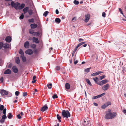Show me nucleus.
<instances>
[{
  "mask_svg": "<svg viewBox=\"0 0 126 126\" xmlns=\"http://www.w3.org/2000/svg\"><path fill=\"white\" fill-rule=\"evenodd\" d=\"M97 98V96H93L92 97V99H96V98Z\"/></svg>",
  "mask_w": 126,
  "mask_h": 126,
  "instance_id": "nucleus-55",
  "label": "nucleus"
},
{
  "mask_svg": "<svg viewBox=\"0 0 126 126\" xmlns=\"http://www.w3.org/2000/svg\"><path fill=\"white\" fill-rule=\"evenodd\" d=\"M90 68H88L85 69L84 70L85 72L87 73L89 72L90 71Z\"/></svg>",
  "mask_w": 126,
  "mask_h": 126,
  "instance_id": "nucleus-37",
  "label": "nucleus"
},
{
  "mask_svg": "<svg viewBox=\"0 0 126 126\" xmlns=\"http://www.w3.org/2000/svg\"><path fill=\"white\" fill-rule=\"evenodd\" d=\"M8 117L9 119H11L13 117L11 113L10 112L8 114Z\"/></svg>",
  "mask_w": 126,
  "mask_h": 126,
  "instance_id": "nucleus-22",
  "label": "nucleus"
},
{
  "mask_svg": "<svg viewBox=\"0 0 126 126\" xmlns=\"http://www.w3.org/2000/svg\"><path fill=\"white\" fill-rule=\"evenodd\" d=\"M79 47L78 46H76V47L75 48L74 50L75 51H76L77 50V49H78Z\"/></svg>",
  "mask_w": 126,
  "mask_h": 126,
  "instance_id": "nucleus-56",
  "label": "nucleus"
},
{
  "mask_svg": "<svg viewBox=\"0 0 126 126\" xmlns=\"http://www.w3.org/2000/svg\"><path fill=\"white\" fill-rule=\"evenodd\" d=\"M16 63L17 64H19L20 63V60L18 57H17L15 59Z\"/></svg>",
  "mask_w": 126,
  "mask_h": 126,
  "instance_id": "nucleus-17",
  "label": "nucleus"
},
{
  "mask_svg": "<svg viewBox=\"0 0 126 126\" xmlns=\"http://www.w3.org/2000/svg\"><path fill=\"white\" fill-rule=\"evenodd\" d=\"M103 72L100 71H98L94 73L91 75V76H96L98 75H99L101 73H102Z\"/></svg>",
  "mask_w": 126,
  "mask_h": 126,
  "instance_id": "nucleus-10",
  "label": "nucleus"
},
{
  "mask_svg": "<svg viewBox=\"0 0 126 126\" xmlns=\"http://www.w3.org/2000/svg\"><path fill=\"white\" fill-rule=\"evenodd\" d=\"M11 73V71L9 69H7L4 72L5 74H10Z\"/></svg>",
  "mask_w": 126,
  "mask_h": 126,
  "instance_id": "nucleus-15",
  "label": "nucleus"
},
{
  "mask_svg": "<svg viewBox=\"0 0 126 126\" xmlns=\"http://www.w3.org/2000/svg\"><path fill=\"white\" fill-rule=\"evenodd\" d=\"M20 93L18 91H16L15 92V94L16 96H18L19 95Z\"/></svg>",
  "mask_w": 126,
  "mask_h": 126,
  "instance_id": "nucleus-47",
  "label": "nucleus"
},
{
  "mask_svg": "<svg viewBox=\"0 0 126 126\" xmlns=\"http://www.w3.org/2000/svg\"><path fill=\"white\" fill-rule=\"evenodd\" d=\"M21 58L22 59V61L23 62H25L26 61V57H24V55H22L21 56Z\"/></svg>",
  "mask_w": 126,
  "mask_h": 126,
  "instance_id": "nucleus-25",
  "label": "nucleus"
},
{
  "mask_svg": "<svg viewBox=\"0 0 126 126\" xmlns=\"http://www.w3.org/2000/svg\"><path fill=\"white\" fill-rule=\"evenodd\" d=\"M7 118V116L6 114H4L2 116V118L3 120H5Z\"/></svg>",
  "mask_w": 126,
  "mask_h": 126,
  "instance_id": "nucleus-34",
  "label": "nucleus"
},
{
  "mask_svg": "<svg viewBox=\"0 0 126 126\" xmlns=\"http://www.w3.org/2000/svg\"><path fill=\"white\" fill-rule=\"evenodd\" d=\"M27 95V92H24L23 93V96L24 97H25Z\"/></svg>",
  "mask_w": 126,
  "mask_h": 126,
  "instance_id": "nucleus-51",
  "label": "nucleus"
},
{
  "mask_svg": "<svg viewBox=\"0 0 126 126\" xmlns=\"http://www.w3.org/2000/svg\"><path fill=\"white\" fill-rule=\"evenodd\" d=\"M2 111V113L4 114H6V108L4 109Z\"/></svg>",
  "mask_w": 126,
  "mask_h": 126,
  "instance_id": "nucleus-46",
  "label": "nucleus"
},
{
  "mask_svg": "<svg viewBox=\"0 0 126 126\" xmlns=\"http://www.w3.org/2000/svg\"><path fill=\"white\" fill-rule=\"evenodd\" d=\"M3 44L1 42H0V49H1L3 47Z\"/></svg>",
  "mask_w": 126,
  "mask_h": 126,
  "instance_id": "nucleus-43",
  "label": "nucleus"
},
{
  "mask_svg": "<svg viewBox=\"0 0 126 126\" xmlns=\"http://www.w3.org/2000/svg\"><path fill=\"white\" fill-rule=\"evenodd\" d=\"M24 15L23 14H22L20 16L19 18L20 19H23L24 18Z\"/></svg>",
  "mask_w": 126,
  "mask_h": 126,
  "instance_id": "nucleus-48",
  "label": "nucleus"
},
{
  "mask_svg": "<svg viewBox=\"0 0 126 126\" xmlns=\"http://www.w3.org/2000/svg\"><path fill=\"white\" fill-rule=\"evenodd\" d=\"M55 21L56 23L59 24L61 22V20L59 18H56L55 19Z\"/></svg>",
  "mask_w": 126,
  "mask_h": 126,
  "instance_id": "nucleus-18",
  "label": "nucleus"
},
{
  "mask_svg": "<svg viewBox=\"0 0 126 126\" xmlns=\"http://www.w3.org/2000/svg\"><path fill=\"white\" fill-rule=\"evenodd\" d=\"M30 26L32 29H34L37 27V25L35 23H33L31 24L30 25Z\"/></svg>",
  "mask_w": 126,
  "mask_h": 126,
  "instance_id": "nucleus-14",
  "label": "nucleus"
},
{
  "mask_svg": "<svg viewBox=\"0 0 126 126\" xmlns=\"http://www.w3.org/2000/svg\"><path fill=\"white\" fill-rule=\"evenodd\" d=\"M33 42H35L36 43H38L39 42V41L38 38L35 37H33L32 38Z\"/></svg>",
  "mask_w": 126,
  "mask_h": 126,
  "instance_id": "nucleus-11",
  "label": "nucleus"
},
{
  "mask_svg": "<svg viewBox=\"0 0 126 126\" xmlns=\"http://www.w3.org/2000/svg\"><path fill=\"white\" fill-rule=\"evenodd\" d=\"M17 117L18 119H20L21 118V116L20 115V114H18L17 115Z\"/></svg>",
  "mask_w": 126,
  "mask_h": 126,
  "instance_id": "nucleus-53",
  "label": "nucleus"
},
{
  "mask_svg": "<svg viewBox=\"0 0 126 126\" xmlns=\"http://www.w3.org/2000/svg\"><path fill=\"white\" fill-rule=\"evenodd\" d=\"M9 45L7 44H3V47L5 49H7L9 47Z\"/></svg>",
  "mask_w": 126,
  "mask_h": 126,
  "instance_id": "nucleus-20",
  "label": "nucleus"
},
{
  "mask_svg": "<svg viewBox=\"0 0 126 126\" xmlns=\"http://www.w3.org/2000/svg\"><path fill=\"white\" fill-rule=\"evenodd\" d=\"M0 93L2 95H6L8 94V92L7 91L3 89L0 91Z\"/></svg>",
  "mask_w": 126,
  "mask_h": 126,
  "instance_id": "nucleus-5",
  "label": "nucleus"
},
{
  "mask_svg": "<svg viewBox=\"0 0 126 126\" xmlns=\"http://www.w3.org/2000/svg\"><path fill=\"white\" fill-rule=\"evenodd\" d=\"M28 12L29 14V15L30 16L32 14V11L31 10H29V11H28Z\"/></svg>",
  "mask_w": 126,
  "mask_h": 126,
  "instance_id": "nucleus-39",
  "label": "nucleus"
},
{
  "mask_svg": "<svg viewBox=\"0 0 126 126\" xmlns=\"http://www.w3.org/2000/svg\"><path fill=\"white\" fill-rule=\"evenodd\" d=\"M28 21L30 23H33L34 22V19L33 18L29 19L28 20Z\"/></svg>",
  "mask_w": 126,
  "mask_h": 126,
  "instance_id": "nucleus-35",
  "label": "nucleus"
},
{
  "mask_svg": "<svg viewBox=\"0 0 126 126\" xmlns=\"http://www.w3.org/2000/svg\"><path fill=\"white\" fill-rule=\"evenodd\" d=\"M49 13V12L48 11H46L44 13L43 15L45 17Z\"/></svg>",
  "mask_w": 126,
  "mask_h": 126,
  "instance_id": "nucleus-33",
  "label": "nucleus"
},
{
  "mask_svg": "<svg viewBox=\"0 0 126 126\" xmlns=\"http://www.w3.org/2000/svg\"><path fill=\"white\" fill-rule=\"evenodd\" d=\"M5 40L7 42H10L11 40V38L10 36L6 37L5 38Z\"/></svg>",
  "mask_w": 126,
  "mask_h": 126,
  "instance_id": "nucleus-13",
  "label": "nucleus"
},
{
  "mask_svg": "<svg viewBox=\"0 0 126 126\" xmlns=\"http://www.w3.org/2000/svg\"><path fill=\"white\" fill-rule=\"evenodd\" d=\"M75 51L74 50L73 51V52L72 53V57H73L74 55V54L75 52Z\"/></svg>",
  "mask_w": 126,
  "mask_h": 126,
  "instance_id": "nucleus-58",
  "label": "nucleus"
},
{
  "mask_svg": "<svg viewBox=\"0 0 126 126\" xmlns=\"http://www.w3.org/2000/svg\"><path fill=\"white\" fill-rule=\"evenodd\" d=\"M25 53L27 54H28L29 55H31L33 53V51L31 49H29L25 51Z\"/></svg>",
  "mask_w": 126,
  "mask_h": 126,
  "instance_id": "nucleus-6",
  "label": "nucleus"
},
{
  "mask_svg": "<svg viewBox=\"0 0 126 126\" xmlns=\"http://www.w3.org/2000/svg\"><path fill=\"white\" fill-rule=\"evenodd\" d=\"M75 20V21L76 20V17H74L72 19V21H73Z\"/></svg>",
  "mask_w": 126,
  "mask_h": 126,
  "instance_id": "nucleus-62",
  "label": "nucleus"
},
{
  "mask_svg": "<svg viewBox=\"0 0 126 126\" xmlns=\"http://www.w3.org/2000/svg\"><path fill=\"white\" fill-rule=\"evenodd\" d=\"M52 84L51 83H50L48 84L47 85V86L49 89H51L52 87Z\"/></svg>",
  "mask_w": 126,
  "mask_h": 126,
  "instance_id": "nucleus-27",
  "label": "nucleus"
},
{
  "mask_svg": "<svg viewBox=\"0 0 126 126\" xmlns=\"http://www.w3.org/2000/svg\"><path fill=\"white\" fill-rule=\"evenodd\" d=\"M85 80H86V81L87 82V83L88 84H89L90 86H92V84H91V83L89 79H86Z\"/></svg>",
  "mask_w": 126,
  "mask_h": 126,
  "instance_id": "nucleus-21",
  "label": "nucleus"
},
{
  "mask_svg": "<svg viewBox=\"0 0 126 126\" xmlns=\"http://www.w3.org/2000/svg\"><path fill=\"white\" fill-rule=\"evenodd\" d=\"M106 105L105 104H104L102 105V106H101V108L103 109H105L106 107H107V106H106Z\"/></svg>",
  "mask_w": 126,
  "mask_h": 126,
  "instance_id": "nucleus-45",
  "label": "nucleus"
},
{
  "mask_svg": "<svg viewBox=\"0 0 126 126\" xmlns=\"http://www.w3.org/2000/svg\"><path fill=\"white\" fill-rule=\"evenodd\" d=\"M29 33L31 34H32L33 35V33H34V32L31 29H30L29 30Z\"/></svg>",
  "mask_w": 126,
  "mask_h": 126,
  "instance_id": "nucleus-31",
  "label": "nucleus"
},
{
  "mask_svg": "<svg viewBox=\"0 0 126 126\" xmlns=\"http://www.w3.org/2000/svg\"><path fill=\"white\" fill-rule=\"evenodd\" d=\"M60 69V67L59 66H57L56 67L55 69L57 70H59Z\"/></svg>",
  "mask_w": 126,
  "mask_h": 126,
  "instance_id": "nucleus-49",
  "label": "nucleus"
},
{
  "mask_svg": "<svg viewBox=\"0 0 126 126\" xmlns=\"http://www.w3.org/2000/svg\"><path fill=\"white\" fill-rule=\"evenodd\" d=\"M29 7H27L23 9V11L24 12V14L26 13L27 12H28V11H29Z\"/></svg>",
  "mask_w": 126,
  "mask_h": 126,
  "instance_id": "nucleus-16",
  "label": "nucleus"
},
{
  "mask_svg": "<svg viewBox=\"0 0 126 126\" xmlns=\"http://www.w3.org/2000/svg\"><path fill=\"white\" fill-rule=\"evenodd\" d=\"M119 10L120 12V13L122 14L123 15V12H122V10L121 9V8H119Z\"/></svg>",
  "mask_w": 126,
  "mask_h": 126,
  "instance_id": "nucleus-54",
  "label": "nucleus"
},
{
  "mask_svg": "<svg viewBox=\"0 0 126 126\" xmlns=\"http://www.w3.org/2000/svg\"><path fill=\"white\" fill-rule=\"evenodd\" d=\"M3 78L2 77L0 79V81L2 82L3 81Z\"/></svg>",
  "mask_w": 126,
  "mask_h": 126,
  "instance_id": "nucleus-59",
  "label": "nucleus"
},
{
  "mask_svg": "<svg viewBox=\"0 0 126 126\" xmlns=\"http://www.w3.org/2000/svg\"><path fill=\"white\" fill-rule=\"evenodd\" d=\"M73 3L76 5H78L79 3V2L76 0H75L74 1Z\"/></svg>",
  "mask_w": 126,
  "mask_h": 126,
  "instance_id": "nucleus-42",
  "label": "nucleus"
},
{
  "mask_svg": "<svg viewBox=\"0 0 126 126\" xmlns=\"http://www.w3.org/2000/svg\"><path fill=\"white\" fill-rule=\"evenodd\" d=\"M117 113L115 112H111L110 109H108L106 112V114L105 118L106 119H111L115 117Z\"/></svg>",
  "mask_w": 126,
  "mask_h": 126,
  "instance_id": "nucleus-1",
  "label": "nucleus"
},
{
  "mask_svg": "<svg viewBox=\"0 0 126 126\" xmlns=\"http://www.w3.org/2000/svg\"><path fill=\"white\" fill-rule=\"evenodd\" d=\"M106 13L105 12H103L102 14V16L104 17H106Z\"/></svg>",
  "mask_w": 126,
  "mask_h": 126,
  "instance_id": "nucleus-50",
  "label": "nucleus"
},
{
  "mask_svg": "<svg viewBox=\"0 0 126 126\" xmlns=\"http://www.w3.org/2000/svg\"><path fill=\"white\" fill-rule=\"evenodd\" d=\"M4 106L3 105H0V110H3L4 109Z\"/></svg>",
  "mask_w": 126,
  "mask_h": 126,
  "instance_id": "nucleus-38",
  "label": "nucleus"
},
{
  "mask_svg": "<svg viewBox=\"0 0 126 126\" xmlns=\"http://www.w3.org/2000/svg\"><path fill=\"white\" fill-rule=\"evenodd\" d=\"M55 12H56V14H58L59 13V11H58V9H56V11H55Z\"/></svg>",
  "mask_w": 126,
  "mask_h": 126,
  "instance_id": "nucleus-57",
  "label": "nucleus"
},
{
  "mask_svg": "<svg viewBox=\"0 0 126 126\" xmlns=\"http://www.w3.org/2000/svg\"><path fill=\"white\" fill-rule=\"evenodd\" d=\"M57 117L59 121L60 122H61V121L60 120L61 119V117L59 114H58L57 115Z\"/></svg>",
  "mask_w": 126,
  "mask_h": 126,
  "instance_id": "nucleus-23",
  "label": "nucleus"
},
{
  "mask_svg": "<svg viewBox=\"0 0 126 126\" xmlns=\"http://www.w3.org/2000/svg\"><path fill=\"white\" fill-rule=\"evenodd\" d=\"M93 104L95 106H97L98 105V104L97 103L95 102Z\"/></svg>",
  "mask_w": 126,
  "mask_h": 126,
  "instance_id": "nucleus-60",
  "label": "nucleus"
},
{
  "mask_svg": "<svg viewBox=\"0 0 126 126\" xmlns=\"http://www.w3.org/2000/svg\"><path fill=\"white\" fill-rule=\"evenodd\" d=\"M52 97L53 98H56L58 97L56 94H54L53 96H52Z\"/></svg>",
  "mask_w": 126,
  "mask_h": 126,
  "instance_id": "nucleus-40",
  "label": "nucleus"
},
{
  "mask_svg": "<svg viewBox=\"0 0 126 126\" xmlns=\"http://www.w3.org/2000/svg\"><path fill=\"white\" fill-rule=\"evenodd\" d=\"M78 62V61L77 60H76L74 62V63L75 64H76Z\"/></svg>",
  "mask_w": 126,
  "mask_h": 126,
  "instance_id": "nucleus-63",
  "label": "nucleus"
},
{
  "mask_svg": "<svg viewBox=\"0 0 126 126\" xmlns=\"http://www.w3.org/2000/svg\"><path fill=\"white\" fill-rule=\"evenodd\" d=\"M30 46L32 48H35L36 47L35 44H31Z\"/></svg>",
  "mask_w": 126,
  "mask_h": 126,
  "instance_id": "nucleus-29",
  "label": "nucleus"
},
{
  "mask_svg": "<svg viewBox=\"0 0 126 126\" xmlns=\"http://www.w3.org/2000/svg\"><path fill=\"white\" fill-rule=\"evenodd\" d=\"M111 104V103L110 102H107L105 103V104L106 105V106H107V107L110 105Z\"/></svg>",
  "mask_w": 126,
  "mask_h": 126,
  "instance_id": "nucleus-41",
  "label": "nucleus"
},
{
  "mask_svg": "<svg viewBox=\"0 0 126 126\" xmlns=\"http://www.w3.org/2000/svg\"><path fill=\"white\" fill-rule=\"evenodd\" d=\"M19 53L21 55V56L24 55V52L21 49L19 51Z\"/></svg>",
  "mask_w": 126,
  "mask_h": 126,
  "instance_id": "nucleus-26",
  "label": "nucleus"
},
{
  "mask_svg": "<svg viewBox=\"0 0 126 126\" xmlns=\"http://www.w3.org/2000/svg\"><path fill=\"white\" fill-rule=\"evenodd\" d=\"M36 81V79L34 80H33L32 82V83H34Z\"/></svg>",
  "mask_w": 126,
  "mask_h": 126,
  "instance_id": "nucleus-61",
  "label": "nucleus"
},
{
  "mask_svg": "<svg viewBox=\"0 0 126 126\" xmlns=\"http://www.w3.org/2000/svg\"><path fill=\"white\" fill-rule=\"evenodd\" d=\"M65 86L67 90L69 89L70 88V85L68 83H66L65 84Z\"/></svg>",
  "mask_w": 126,
  "mask_h": 126,
  "instance_id": "nucleus-19",
  "label": "nucleus"
},
{
  "mask_svg": "<svg viewBox=\"0 0 126 126\" xmlns=\"http://www.w3.org/2000/svg\"><path fill=\"white\" fill-rule=\"evenodd\" d=\"M30 43L29 41L26 42L24 43V46L26 48H29Z\"/></svg>",
  "mask_w": 126,
  "mask_h": 126,
  "instance_id": "nucleus-9",
  "label": "nucleus"
},
{
  "mask_svg": "<svg viewBox=\"0 0 126 126\" xmlns=\"http://www.w3.org/2000/svg\"><path fill=\"white\" fill-rule=\"evenodd\" d=\"M98 79V78L97 77H96L95 78H93V79L96 83L97 84L98 82L97 81V80Z\"/></svg>",
  "mask_w": 126,
  "mask_h": 126,
  "instance_id": "nucleus-30",
  "label": "nucleus"
},
{
  "mask_svg": "<svg viewBox=\"0 0 126 126\" xmlns=\"http://www.w3.org/2000/svg\"><path fill=\"white\" fill-rule=\"evenodd\" d=\"M108 82V81L106 79H105L104 80H101V82L102 83V84H105L107 83Z\"/></svg>",
  "mask_w": 126,
  "mask_h": 126,
  "instance_id": "nucleus-24",
  "label": "nucleus"
},
{
  "mask_svg": "<svg viewBox=\"0 0 126 126\" xmlns=\"http://www.w3.org/2000/svg\"><path fill=\"white\" fill-rule=\"evenodd\" d=\"M20 3L18 2L15 3L13 1H12L11 3V5L12 7H14L16 10H20L24 7L25 4L22 3L20 5Z\"/></svg>",
  "mask_w": 126,
  "mask_h": 126,
  "instance_id": "nucleus-2",
  "label": "nucleus"
},
{
  "mask_svg": "<svg viewBox=\"0 0 126 126\" xmlns=\"http://www.w3.org/2000/svg\"><path fill=\"white\" fill-rule=\"evenodd\" d=\"M3 119H2L0 120V123H3L5 121Z\"/></svg>",
  "mask_w": 126,
  "mask_h": 126,
  "instance_id": "nucleus-52",
  "label": "nucleus"
},
{
  "mask_svg": "<svg viewBox=\"0 0 126 126\" xmlns=\"http://www.w3.org/2000/svg\"><path fill=\"white\" fill-rule=\"evenodd\" d=\"M85 19L84 20V21L86 23L89 20L90 18V15L89 14H86L85 16Z\"/></svg>",
  "mask_w": 126,
  "mask_h": 126,
  "instance_id": "nucleus-4",
  "label": "nucleus"
},
{
  "mask_svg": "<svg viewBox=\"0 0 126 126\" xmlns=\"http://www.w3.org/2000/svg\"><path fill=\"white\" fill-rule=\"evenodd\" d=\"M62 114L63 118L65 117L66 118H67L71 116L68 110H65L62 111Z\"/></svg>",
  "mask_w": 126,
  "mask_h": 126,
  "instance_id": "nucleus-3",
  "label": "nucleus"
},
{
  "mask_svg": "<svg viewBox=\"0 0 126 126\" xmlns=\"http://www.w3.org/2000/svg\"><path fill=\"white\" fill-rule=\"evenodd\" d=\"M106 77L105 75H103L102 76H100L99 77V78L100 80H101L104 78Z\"/></svg>",
  "mask_w": 126,
  "mask_h": 126,
  "instance_id": "nucleus-36",
  "label": "nucleus"
},
{
  "mask_svg": "<svg viewBox=\"0 0 126 126\" xmlns=\"http://www.w3.org/2000/svg\"><path fill=\"white\" fill-rule=\"evenodd\" d=\"M97 84L100 86H101L103 85L102 83L101 82V81L98 82Z\"/></svg>",
  "mask_w": 126,
  "mask_h": 126,
  "instance_id": "nucleus-44",
  "label": "nucleus"
},
{
  "mask_svg": "<svg viewBox=\"0 0 126 126\" xmlns=\"http://www.w3.org/2000/svg\"><path fill=\"white\" fill-rule=\"evenodd\" d=\"M48 108L47 105H45L41 109V110L42 112H44L46 110H47L48 109Z\"/></svg>",
  "mask_w": 126,
  "mask_h": 126,
  "instance_id": "nucleus-7",
  "label": "nucleus"
},
{
  "mask_svg": "<svg viewBox=\"0 0 126 126\" xmlns=\"http://www.w3.org/2000/svg\"><path fill=\"white\" fill-rule=\"evenodd\" d=\"M32 39L31 37H29L28 39L30 40H31Z\"/></svg>",
  "mask_w": 126,
  "mask_h": 126,
  "instance_id": "nucleus-64",
  "label": "nucleus"
},
{
  "mask_svg": "<svg viewBox=\"0 0 126 126\" xmlns=\"http://www.w3.org/2000/svg\"><path fill=\"white\" fill-rule=\"evenodd\" d=\"M110 87V85L109 84H107L105 85L103 87V90L104 91H105L107 90Z\"/></svg>",
  "mask_w": 126,
  "mask_h": 126,
  "instance_id": "nucleus-8",
  "label": "nucleus"
},
{
  "mask_svg": "<svg viewBox=\"0 0 126 126\" xmlns=\"http://www.w3.org/2000/svg\"><path fill=\"white\" fill-rule=\"evenodd\" d=\"M105 94V93H104L101 94L97 95V98H98L100 97H101L103 96V95H104Z\"/></svg>",
  "mask_w": 126,
  "mask_h": 126,
  "instance_id": "nucleus-32",
  "label": "nucleus"
},
{
  "mask_svg": "<svg viewBox=\"0 0 126 126\" xmlns=\"http://www.w3.org/2000/svg\"><path fill=\"white\" fill-rule=\"evenodd\" d=\"M12 69L13 70V72L15 73H17L18 71L17 68L16 66H13L12 67Z\"/></svg>",
  "mask_w": 126,
  "mask_h": 126,
  "instance_id": "nucleus-12",
  "label": "nucleus"
},
{
  "mask_svg": "<svg viewBox=\"0 0 126 126\" xmlns=\"http://www.w3.org/2000/svg\"><path fill=\"white\" fill-rule=\"evenodd\" d=\"M40 35V33L39 32H34V33H33V35L37 36H39Z\"/></svg>",
  "mask_w": 126,
  "mask_h": 126,
  "instance_id": "nucleus-28",
  "label": "nucleus"
}]
</instances>
